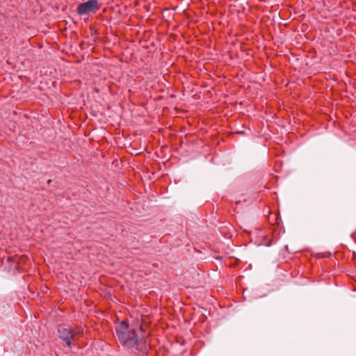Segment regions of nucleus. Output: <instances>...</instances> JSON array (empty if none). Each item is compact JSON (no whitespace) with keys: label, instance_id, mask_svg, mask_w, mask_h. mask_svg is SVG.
Listing matches in <instances>:
<instances>
[{"label":"nucleus","instance_id":"nucleus-1","mask_svg":"<svg viewBox=\"0 0 356 356\" xmlns=\"http://www.w3.org/2000/svg\"><path fill=\"white\" fill-rule=\"evenodd\" d=\"M118 341L124 347L131 350L136 356H147L148 344L146 340H139L134 328L129 327L127 321H122L115 326Z\"/></svg>","mask_w":356,"mask_h":356},{"label":"nucleus","instance_id":"nucleus-2","mask_svg":"<svg viewBox=\"0 0 356 356\" xmlns=\"http://www.w3.org/2000/svg\"><path fill=\"white\" fill-rule=\"evenodd\" d=\"M99 8L100 5L97 0H88L80 3L77 6L76 12L79 15H83L88 13H95Z\"/></svg>","mask_w":356,"mask_h":356},{"label":"nucleus","instance_id":"nucleus-3","mask_svg":"<svg viewBox=\"0 0 356 356\" xmlns=\"http://www.w3.org/2000/svg\"><path fill=\"white\" fill-rule=\"evenodd\" d=\"M74 331L70 328L64 326H60L58 329V338L64 341L69 348H71L72 346V340L74 339Z\"/></svg>","mask_w":356,"mask_h":356},{"label":"nucleus","instance_id":"nucleus-4","mask_svg":"<svg viewBox=\"0 0 356 356\" xmlns=\"http://www.w3.org/2000/svg\"><path fill=\"white\" fill-rule=\"evenodd\" d=\"M236 134H244L245 132L243 131H236Z\"/></svg>","mask_w":356,"mask_h":356}]
</instances>
